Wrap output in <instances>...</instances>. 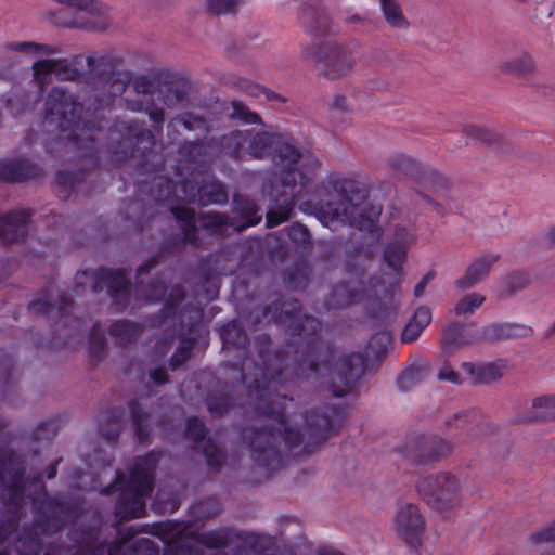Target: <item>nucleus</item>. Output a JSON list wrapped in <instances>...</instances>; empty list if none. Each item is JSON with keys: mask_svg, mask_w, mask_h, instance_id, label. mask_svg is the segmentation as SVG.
Returning a JSON list of instances; mask_svg holds the SVG:
<instances>
[{"mask_svg": "<svg viewBox=\"0 0 555 555\" xmlns=\"http://www.w3.org/2000/svg\"><path fill=\"white\" fill-rule=\"evenodd\" d=\"M236 145L246 149L258 158L270 155L273 150V162L283 168V182L286 185L304 184L319 167V162L310 154H301L298 150L280 135L262 133L250 140V133L238 132Z\"/></svg>", "mask_w": 555, "mask_h": 555, "instance_id": "obj_1", "label": "nucleus"}, {"mask_svg": "<svg viewBox=\"0 0 555 555\" xmlns=\"http://www.w3.org/2000/svg\"><path fill=\"white\" fill-rule=\"evenodd\" d=\"M420 494L426 504L437 512H449L461 502L462 482L451 473H438L420 481Z\"/></svg>", "mask_w": 555, "mask_h": 555, "instance_id": "obj_2", "label": "nucleus"}, {"mask_svg": "<svg viewBox=\"0 0 555 555\" xmlns=\"http://www.w3.org/2000/svg\"><path fill=\"white\" fill-rule=\"evenodd\" d=\"M504 365L500 363H470L464 362L460 371L455 372L450 366L444 365L439 372V378L452 383H488L503 374Z\"/></svg>", "mask_w": 555, "mask_h": 555, "instance_id": "obj_3", "label": "nucleus"}, {"mask_svg": "<svg viewBox=\"0 0 555 555\" xmlns=\"http://www.w3.org/2000/svg\"><path fill=\"white\" fill-rule=\"evenodd\" d=\"M416 240L415 233L411 228H399L393 235V242L385 249L384 263L387 267L386 274L390 276V282L395 281L402 270L406 260V250Z\"/></svg>", "mask_w": 555, "mask_h": 555, "instance_id": "obj_4", "label": "nucleus"}, {"mask_svg": "<svg viewBox=\"0 0 555 555\" xmlns=\"http://www.w3.org/2000/svg\"><path fill=\"white\" fill-rule=\"evenodd\" d=\"M426 528V521L420 508L411 503L399 506L395 518V530L413 546L420 544V537Z\"/></svg>", "mask_w": 555, "mask_h": 555, "instance_id": "obj_5", "label": "nucleus"}, {"mask_svg": "<svg viewBox=\"0 0 555 555\" xmlns=\"http://www.w3.org/2000/svg\"><path fill=\"white\" fill-rule=\"evenodd\" d=\"M380 214V209L379 207H374L372 209V215H370V217H367L366 220L364 219H361V220H357L352 217H349L347 215V208L345 207L344 208V212L340 214L338 211V209H332V208H328V209H324L322 211H320L319 214V219L320 221L326 225V227H331V224H333L335 221H340V222H350L352 225L354 227H358L362 230H366L371 227V224L373 223L374 219L379 216Z\"/></svg>", "mask_w": 555, "mask_h": 555, "instance_id": "obj_6", "label": "nucleus"}, {"mask_svg": "<svg viewBox=\"0 0 555 555\" xmlns=\"http://www.w3.org/2000/svg\"><path fill=\"white\" fill-rule=\"evenodd\" d=\"M50 105L47 119L54 121L60 118L70 121L67 118V112L70 107V114L78 111L79 106L75 104L70 96L66 95L61 90H54L50 95Z\"/></svg>", "mask_w": 555, "mask_h": 555, "instance_id": "obj_7", "label": "nucleus"}, {"mask_svg": "<svg viewBox=\"0 0 555 555\" xmlns=\"http://www.w3.org/2000/svg\"><path fill=\"white\" fill-rule=\"evenodd\" d=\"M494 255L483 256L477 259L466 271V274L457 281L463 287H470L482 280L490 271L491 266L496 261Z\"/></svg>", "mask_w": 555, "mask_h": 555, "instance_id": "obj_8", "label": "nucleus"}, {"mask_svg": "<svg viewBox=\"0 0 555 555\" xmlns=\"http://www.w3.org/2000/svg\"><path fill=\"white\" fill-rule=\"evenodd\" d=\"M28 216L24 211H15L0 221V237L5 241H13L24 233V227Z\"/></svg>", "mask_w": 555, "mask_h": 555, "instance_id": "obj_9", "label": "nucleus"}, {"mask_svg": "<svg viewBox=\"0 0 555 555\" xmlns=\"http://www.w3.org/2000/svg\"><path fill=\"white\" fill-rule=\"evenodd\" d=\"M431 321V312L428 308L421 307L416 309L413 317L406 324L402 333V339L406 343L414 341L424 328Z\"/></svg>", "mask_w": 555, "mask_h": 555, "instance_id": "obj_10", "label": "nucleus"}, {"mask_svg": "<svg viewBox=\"0 0 555 555\" xmlns=\"http://www.w3.org/2000/svg\"><path fill=\"white\" fill-rule=\"evenodd\" d=\"M380 9L387 24L395 28H405L408 23L396 0H379Z\"/></svg>", "mask_w": 555, "mask_h": 555, "instance_id": "obj_11", "label": "nucleus"}, {"mask_svg": "<svg viewBox=\"0 0 555 555\" xmlns=\"http://www.w3.org/2000/svg\"><path fill=\"white\" fill-rule=\"evenodd\" d=\"M60 63L53 60H44L34 64V74L35 79L39 83V86H43L50 81H52L53 77H59L61 75L59 68Z\"/></svg>", "mask_w": 555, "mask_h": 555, "instance_id": "obj_12", "label": "nucleus"}, {"mask_svg": "<svg viewBox=\"0 0 555 555\" xmlns=\"http://www.w3.org/2000/svg\"><path fill=\"white\" fill-rule=\"evenodd\" d=\"M473 340L472 330L467 327L454 328L448 331L443 339V346L447 350L452 351Z\"/></svg>", "mask_w": 555, "mask_h": 555, "instance_id": "obj_13", "label": "nucleus"}, {"mask_svg": "<svg viewBox=\"0 0 555 555\" xmlns=\"http://www.w3.org/2000/svg\"><path fill=\"white\" fill-rule=\"evenodd\" d=\"M152 479L150 466L141 468L138 464L135 470L131 475L132 486L138 496L141 498L152 490Z\"/></svg>", "mask_w": 555, "mask_h": 555, "instance_id": "obj_14", "label": "nucleus"}, {"mask_svg": "<svg viewBox=\"0 0 555 555\" xmlns=\"http://www.w3.org/2000/svg\"><path fill=\"white\" fill-rule=\"evenodd\" d=\"M533 415L537 418L555 416V396L542 395L532 400Z\"/></svg>", "mask_w": 555, "mask_h": 555, "instance_id": "obj_15", "label": "nucleus"}, {"mask_svg": "<svg viewBox=\"0 0 555 555\" xmlns=\"http://www.w3.org/2000/svg\"><path fill=\"white\" fill-rule=\"evenodd\" d=\"M311 59L318 63L325 62L327 65L333 67L341 66L343 69H349L352 67V62L350 60H344L340 62V52L337 48L322 50L319 54L311 55Z\"/></svg>", "mask_w": 555, "mask_h": 555, "instance_id": "obj_16", "label": "nucleus"}, {"mask_svg": "<svg viewBox=\"0 0 555 555\" xmlns=\"http://www.w3.org/2000/svg\"><path fill=\"white\" fill-rule=\"evenodd\" d=\"M330 185L341 194H348L360 190L358 180L339 173H333L328 178Z\"/></svg>", "mask_w": 555, "mask_h": 555, "instance_id": "obj_17", "label": "nucleus"}, {"mask_svg": "<svg viewBox=\"0 0 555 555\" xmlns=\"http://www.w3.org/2000/svg\"><path fill=\"white\" fill-rule=\"evenodd\" d=\"M483 300L485 297L480 294H468L457 301L454 310L457 314H472L482 305Z\"/></svg>", "mask_w": 555, "mask_h": 555, "instance_id": "obj_18", "label": "nucleus"}, {"mask_svg": "<svg viewBox=\"0 0 555 555\" xmlns=\"http://www.w3.org/2000/svg\"><path fill=\"white\" fill-rule=\"evenodd\" d=\"M243 0H206L208 9L215 14L233 11Z\"/></svg>", "mask_w": 555, "mask_h": 555, "instance_id": "obj_19", "label": "nucleus"}, {"mask_svg": "<svg viewBox=\"0 0 555 555\" xmlns=\"http://www.w3.org/2000/svg\"><path fill=\"white\" fill-rule=\"evenodd\" d=\"M532 65L533 62L531 56L526 53H522L507 65V69L511 72L522 73L529 70L532 67Z\"/></svg>", "mask_w": 555, "mask_h": 555, "instance_id": "obj_20", "label": "nucleus"}, {"mask_svg": "<svg viewBox=\"0 0 555 555\" xmlns=\"http://www.w3.org/2000/svg\"><path fill=\"white\" fill-rule=\"evenodd\" d=\"M391 166L396 169L410 170L414 167V162L405 155H397L390 160Z\"/></svg>", "mask_w": 555, "mask_h": 555, "instance_id": "obj_21", "label": "nucleus"}, {"mask_svg": "<svg viewBox=\"0 0 555 555\" xmlns=\"http://www.w3.org/2000/svg\"><path fill=\"white\" fill-rule=\"evenodd\" d=\"M11 48L14 50L25 51V52H30V53H40L41 51L47 50L46 47H41V46L31 43V42L13 43L11 46Z\"/></svg>", "mask_w": 555, "mask_h": 555, "instance_id": "obj_22", "label": "nucleus"}, {"mask_svg": "<svg viewBox=\"0 0 555 555\" xmlns=\"http://www.w3.org/2000/svg\"><path fill=\"white\" fill-rule=\"evenodd\" d=\"M534 540L537 543L553 542L555 541V526L539 532Z\"/></svg>", "mask_w": 555, "mask_h": 555, "instance_id": "obj_23", "label": "nucleus"}, {"mask_svg": "<svg viewBox=\"0 0 555 555\" xmlns=\"http://www.w3.org/2000/svg\"><path fill=\"white\" fill-rule=\"evenodd\" d=\"M235 112L241 119H244L248 124H253L258 120V116L256 114L246 112L243 107H236Z\"/></svg>", "mask_w": 555, "mask_h": 555, "instance_id": "obj_24", "label": "nucleus"}, {"mask_svg": "<svg viewBox=\"0 0 555 555\" xmlns=\"http://www.w3.org/2000/svg\"><path fill=\"white\" fill-rule=\"evenodd\" d=\"M175 214L177 216L178 219L180 220H183L185 221L186 223H191L192 220H193V214L192 211L190 210H178V209H175Z\"/></svg>", "mask_w": 555, "mask_h": 555, "instance_id": "obj_25", "label": "nucleus"}, {"mask_svg": "<svg viewBox=\"0 0 555 555\" xmlns=\"http://www.w3.org/2000/svg\"><path fill=\"white\" fill-rule=\"evenodd\" d=\"M248 209L253 212V215L247 219L246 227H251L257 224L261 220V216L257 214V210L255 209L254 206H250Z\"/></svg>", "mask_w": 555, "mask_h": 555, "instance_id": "obj_26", "label": "nucleus"}, {"mask_svg": "<svg viewBox=\"0 0 555 555\" xmlns=\"http://www.w3.org/2000/svg\"><path fill=\"white\" fill-rule=\"evenodd\" d=\"M287 215L286 212L283 214L282 217L278 218V219H274V215H273V211H270L268 214V224L270 227H274V225H278L279 223L283 222L285 219H286Z\"/></svg>", "mask_w": 555, "mask_h": 555, "instance_id": "obj_27", "label": "nucleus"}, {"mask_svg": "<svg viewBox=\"0 0 555 555\" xmlns=\"http://www.w3.org/2000/svg\"><path fill=\"white\" fill-rule=\"evenodd\" d=\"M412 375H413V373H411V372H405V373H403V374L400 376V378H399V383H400V385L404 386V383H405L408 379H410V377H411Z\"/></svg>", "mask_w": 555, "mask_h": 555, "instance_id": "obj_28", "label": "nucleus"}, {"mask_svg": "<svg viewBox=\"0 0 555 555\" xmlns=\"http://www.w3.org/2000/svg\"><path fill=\"white\" fill-rule=\"evenodd\" d=\"M424 289V283H420L416 287H415V293L416 295H421L422 292Z\"/></svg>", "mask_w": 555, "mask_h": 555, "instance_id": "obj_29", "label": "nucleus"}, {"mask_svg": "<svg viewBox=\"0 0 555 555\" xmlns=\"http://www.w3.org/2000/svg\"><path fill=\"white\" fill-rule=\"evenodd\" d=\"M294 231L300 232L302 235H306V229L304 227H296L294 228Z\"/></svg>", "mask_w": 555, "mask_h": 555, "instance_id": "obj_30", "label": "nucleus"}, {"mask_svg": "<svg viewBox=\"0 0 555 555\" xmlns=\"http://www.w3.org/2000/svg\"><path fill=\"white\" fill-rule=\"evenodd\" d=\"M551 236L553 240H555V227L551 230Z\"/></svg>", "mask_w": 555, "mask_h": 555, "instance_id": "obj_31", "label": "nucleus"}, {"mask_svg": "<svg viewBox=\"0 0 555 555\" xmlns=\"http://www.w3.org/2000/svg\"><path fill=\"white\" fill-rule=\"evenodd\" d=\"M215 218H216V220L214 222H216V223H222L223 222L220 217H215Z\"/></svg>", "mask_w": 555, "mask_h": 555, "instance_id": "obj_32", "label": "nucleus"}, {"mask_svg": "<svg viewBox=\"0 0 555 555\" xmlns=\"http://www.w3.org/2000/svg\"><path fill=\"white\" fill-rule=\"evenodd\" d=\"M54 474H55V472H53V473L49 474V477H50V478H51V477H53V476H54Z\"/></svg>", "mask_w": 555, "mask_h": 555, "instance_id": "obj_33", "label": "nucleus"}]
</instances>
